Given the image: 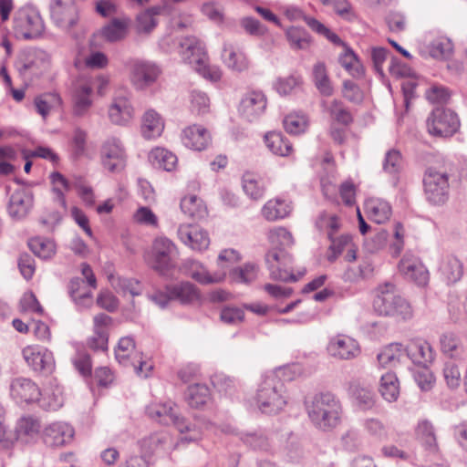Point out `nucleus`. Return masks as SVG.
Masks as SVG:
<instances>
[{
    "label": "nucleus",
    "mask_w": 467,
    "mask_h": 467,
    "mask_svg": "<svg viewBox=\"0 0 467 467\" xmlns=\"http://www.w3.org/2000/svg\"><path fill=\"white\" fill-rule=\"evenodd\" d=\"M308 417L319 430L329 431L340 421L341 404L330 392L316 394L306 405Z\"/></svg>",
    "instance_id": "nucleus-1"
},
{
    "label": "nucleus",
    "mask_w": 467,
    "mask_h": 467,
    "mask_svg": "<svg viewBox=\"0 0 467 467\" xmlns=\"http://www.w3.org/2000/svg\"><path fill=\"white\" fill-rule=\"evenodd\" d=\"M285 386L283 381L274 372L265 374L260 382L254 402L257 409L265 414H276L286 404L284 395Z\"/></svg>",
    "instance_id": "nucleus-2"
},
{
    "label": "nucleus",
    "mask_w": 467,
    "mask_h": 467,
    "mask_svg": "<svg viewBox=\"0 0 467 467\" xmlns=\"http://www.w3.org/2000/svg\"><path fill=\"white\" fill-rule=\"evenodd\" d=\"M180 53L184 61L196 72L213 82L218 81L222 72L218 67L208 64V57L202 44L194 36H187L180 42Z\"/></svg>",
    "instance_id": "nucleus-3"
},
{
    "label": "nucleus",
    "mask_w": 467,
    "mask_h": 467,
    "mask_svg": "<svg viewBox=\"0 0 467 467\" xmlns=\"http://www.w3.org/2000/svg\"><path fill=\"white\" fill-rule=\"evenodd\" d=\"M10 395L17 403L39 402V406L46 410H57L63 404L61 396L53 394L50 400L44 397L40 399L41 392L38 386L30 379L18 377L10 382Z\"/></svg>",
    "instance_id": "nucleus-4"
},
{
    "label": "nucleus",
    "mask_w": 467,
    "mask_h": 467,
    "mask_svg": "<svg viewBox=\"0 0 467 467\" xmlns=\"http://www.w3.org/2000/svg\"><path fill=\"white\" fill-rule=\"evenodd\" d=\"M392 284H385L379 288V293L374 299V310L380 316L394 317L407 320L412 317L410 305L399 295L395 294Z\"/></svg>",
    "instance_id": "nucleus-5"
},
{
    "label": "nucleus",
    "mask_w": 467,
    "mask_h": 467,
    "mask_svg": "<svg viewBox=\"0 0 467 467\" xmlns=\"http://www.w3.org/2000/svg\"><path fill=\"white\" fill-rule=\"evenodd\" d=\"M426 199L433 205H442L449 199V174L445 170L429 167L423 177Z\"/></svg>",
    "instance_id": "nucleus-6"
},
{
    "label": "nucleus",
    "mask_w": 467,
    "mask_h": 467,
    "mask_svg": "<svg viewBox=\"0 0 467 467\" xmlns=\"http://www.w3.org/2000/svg\"><path fill=\"white\" fill-rule=\"evenodd\" d=\"M13 28L17 38L33 39L43 34L45 26L36 9L25 6L15 14Z\"/></svg>",
    "instance_id": "nucleus-7"
},
{
    "label": "nucleus",
    "mask_w": 467,
    "mask_h": 467,
    "mask_svg": "<svg viewBox=\"0 0 467 467\" xmlns=\"http://www.w3.org/2000/svg\"><path fill=\"white\" fill-rule=\"evenodd\" d=\"M428 132L436 137L452 136L460 127L457 114L450 109L435 108L426 121Z\"/></svg>",
    "instance_id": "nucleus-8"
},
{
    "label": "nucleus",
    "mask_w": 467,
    "mask_h": 467,
    "mask_svg": "<svg viewBox=\"0 0 467 467\" xmlns=\"http://www.w3.org/2000/svg\"><path fill=\"white\" fill-rule=\"evenodd\" d=\"M115 357L119 364L132 366L137 375L147 378L151 365L142 360L141 353L135 350V341L131 337H123L115 348Z\"/></svg>",
    "instance_id": "nucleus-9"
},
{
    "label": "nucleus",
    "mask_w": 467,
    "mask_h": 467,
    "mask_svg": "<svg viewBox=\"0 0 467 467\" xmlns=\"http://www.w3.org/2000/svg\"><path fill=\"white\" fill-rule=\"evenodd\" d=\"M175 255V244L166 237H158L153 243L149 264L161 275H166L174 266L173 258Z\"/></svg>",
    "instance_id": "nucleus-10"
},
{
    "label": "nucleus",
    "mask_w": 467,
    "mask_h": 467,
    "mask_svg": "<svg viewBox=\"0 0 467 467\" xmlns=\"http://www.w3.org/2000/svg\"><path fill=\"white\" fill-rule=\"evenodd\" d=\"M15 66L24 78L38 76L49 67V57L42 50L28 49L20 54Z\"/></svg>",
    "instance_id": "nucleus-11"
},
{
    "label": "nucleus",
    "mask_w": 467,
    "mask_h": 467,
    "mask_svg": "<svg viewBox=\"0 0 467 467\" xmlns=\"http://www.w3.org/2000/svg\"><path fill=\"white\" fill-rule=\"evenodd\" d=\"M161 74V67L147 60H135L130 66V78L136 89L143 90L153 85Z\"/></svg>",
    "instance_id": "nucleus-12"
},
{
    "label": "nucleus",
    "mask_w": 467,
    "mask_h": 467,
    "mask_svg": "<svg viewBox=\"0 0 467 467\" xmlns=\"http://www.w3.org/2000/svg\"><path fill=\"white\" fill-rule=\"evenodd\" d=\"M49 9L52 21L61 29L68 31L78 21V10L74 0H51Z\"/></svg>",
    "instance_id": "nucleus-13"
},
{
    "label": "nucleus",
    "mask_w": 467,
    "mask_h": 467,
    "mask_svg": "<svg viewBox=\"0 0 467 467\" xmlns=\"http://www.w3.org/2000/svg\"><path fill=\"white\" fill-rule=\"evenodd\" d=\"M74 428L65 421H54L46 425L41 431L43 443L51 449L69 444L74 438Z\"/></svg>",
    "instance_id": "nucleus-14"
},
{
    "label": "nucleus",
    "mask_w": 467,
    "mask_h": 467,
    "mask_svg": "<svg viewBox=\"0 0 467 467\" xmlns=\"http://www.w3.org/2000/svg\"><path fill=\"white\" fill-rule=\"evenodd\" d=\"M26 364L36 372L49 375L54 371L55 360L53 353L40 346H27L23 351Z\"/></svg>",
    "instance_id": "nucleus-15"
},
{
    "label": "nucleus",
    "mask_w": 467,
    "mask_h": 467,
    "mask_svg": "<svg viewBox=\"0 0 467 467\" xmlns=\"http://www.w3.org/2000/svg\"><path fill=\"white\" fill-rule=\"evenodd\" d=\"M102 164L110 172H119L126 166V153L117 138L108 139L101 150Z\"/></svg>",
    "instance_id": "nucleus-16"
},
{
    "label": "nucleus",
    "mask_w": 467,
    "mask_h": 467,
    "mask_svg": "<svg viewBox=\"0 0 467 467\" xmlns=\"http://www.w3.org/2000/svg\"><path fill=\"white\" fill-rule=\"evenodd\" d=\"M290 261L289 255L282 249L274 248L265 254V263L270 271L271 278L285 282H296L297 279L285 267Z\"/></svg>",
    "instance_id": "nucleus-17"
},
{
    "label": "nucleus",
    "mask_w": 467,
    "mask_h": 467,
    "mask_svg": "<svg viewBox=\"0 0 467 467\" xmlns=\"http://www.w3.org/2000/svg\"><path fill=\"white\" fill-rule=\"evenodd\" d=\"M34 196L28 188L20 187L15 190L9 198L7 212L16 220H22L27 216L33 207Z\"/></svg>",
    "instance_id": "nucleus-18"
},
{
    "label": "nucleus",
    "mask_w": 467,
    "mask_h": 467,
    "mask_svg": "<svg viewBox=\"0 0 467 467\" xmlns=\"http://www.w3.org/2000/svg\"><path fill=\"white\" fill-rule=\"evenodd\" d=\"M399 270L405 278L424 286L429 281V272L419 258L406 254L399 264Z\"/></svg>",
    "instance_id": "nucleus-19"
},
{
    "label": "nucleus",
    "mask_w": 467,
    "mask_h": 467,
    "mask_svg": "<svg viewBox=\"0 0 467 467\" xmlns=\"http://www.w3.org/2000/svg\"><path fill=\"white\" fill-rule=\"evenodd\" d=\"M266 98L261 91L247 92L240 101V115L252 122L257 119L265 110Z\"/></svg>",
    "instance_id": "nucleus-20"
},
{
    "label": "nucleus",
    "mask_w": 467,
    "mask_h": 467,
    "mask_svg": "<svg viewBox=\"0 0 467 467\" xmlns=\"http://www.w3.org/2000/svg\"><path fill=\"white\" fill-rule=\"evenodd\" d=\"M112 318L104 313L98 314L93 318V336L88 339V346L95 351H107L109 341V327Z\"/></svg>",
    "instance_id": "nucleus-21"
},
{
    "label": "nucleus",
    "mask_w": 467,
    "mask_h": 467,
    "mask_svg": "<svg viewBox=\"0 0 467 467\" xmlns=\"http://www.w3.org/2000/svg\"><path fill=\"white\" fill-rule=\"evenodd\" d=\"M183 274L202 285H210L222 282L225 277V272L210 274L206 267L193 259H186L182 265Z\"/></svg>",
    "instance_id": "nucleus-22"
},
{
    "label": "nucleus",
    "mask_w": 467,
    "mask_h": 467,
    "mask_svg": "<svg viewBox=\"0 0 467 467\" xmlns=\"http://www.w3.org/2000/svg\"><path fill=\"white\" fill-rule=\"evenodd\" d=\"M177 233L180 240L192 250L203 251L210 244L207 232L198 225L181 224Z\"/></svg>",
    "instance_id": "nucleus-23"
},
{
    "label": "nucleus",
    "mask_w": 467,
    "mask_h": 467,
    "mask_svg": "<svg viewBox=\"0 0 467 467\" xmlns=\"http://www.w3.org/2000/svg\"><path fill=\"white\" fill-rule=\"evenodd\" d=\"M327 351L330 356L338 359H351L360 353L356 340L347 336H337L329 340Z\"/></svg>",
    "instance_id": "nucleus-24"
},
{
    "label": "nucleus",
    "mask_w": 467,
    "mask_h": 467,
    "mask_svg": "<svg viewBox=\"0 0 467 467\" xmlns=\"http://www.w3.org/2000/svg\"><path fill=\"white\" fill-rule=\"evenodd\" d=\"M403 353L404 357L420 366L428 365L434 359L431 345L420 338L410 339L406 345H403Z\"/></svg>",
    "instance_id": "nucleus-25"
},
{
    "label": "nucleus",
    "mask_w": 467,
    "mask_h": 467,
    "mask_svg": "<svg viewBox=\"0 0 467 467\" xmlns=\"http://www.w3.org/2000/svg\"><path fill=\"white\" fill-rule=\"evenodd\" d=\"M41 422L32 415L21 417L16 425V438L18 441L30 444L35 443L41 437Z\"/></svg>",
    "instance_id": "nucleus-26"
},
{
    "label": "nucleus",
    "mask_w": 467,
    "mask_h": 467,
    "mask_svg": "<svg viewBox=\"0 0 467 467\" xmlns=\"http://www.w3.org/2000/svg\"><path fill=\"white\" fill-rule=\"evenodd\" d=\"M182 140L185 147L200 151L209 145L211 136L206 129L193 125L183 130Z\"/></svg>",
    "instance_id": "nucleus-27"
},
{
    "label": "nucleus",
    "mask_w": 467,
    "mask_h": 467,
    "mask_svg": "<svg viewBox=\"0 0 467 467\" xmlns=\"http://www.w3.org/2000/svg\"><path fill=\"white\" fill-rule=\"evenodd\" d=\"M133 117V108L124 96H116L109 109L110 121L117 125L127 124Z\"/></svg>",
    "instance_id": "nucleus-28"
},
{
    "label": "nucleus",
    "mask_w": 467,
    "mask_h": 467,
    "mask_svg": "<svg viewBox=\"0 0 467 467\" xmlns=\"http://www.w3.org/2000/svg\"><path fill=\"white\" fill-rule=\"evenodd\" d=\"M92 88L87 84H79L73 94L72 113L75 117L82 118L86 116L92 106Z\"/></svg>",
    "instance_id": "nucleus-29"
},
{
    "label": "nucleus",
    "mask_w": 467,
    "mask_h": 467,
    "mask_svg": "<svg viewBox=\"0 0 467 467\" xmlns=\"http://www.w3.org/2000/svg\"><path fill=\"white\" fill-rule=\"evenodd\" d=\"M167 291L173 300H178L182 304H191L200 298L199 289L190 282L168 285Z\"/></svg>",
    "instance_id": "nucleus-30"
},
{
    "label": "nucleus",
    "mask_w": 467,
    "mask_h": 467,
    "mask_svg": "<svg viewBox=\"0 0 467 467\" xmlns=\"http://www.w3.org/2000/svg\"><path fill=\"white\" fill-rule=\"evenodd\" d=\"M222 58L223 63L233 71L242 72L249 67V61L245 54L231 44L223 46Z\"/></svg>",
    "instance_id": "nucleus-31"
},
{
    "label": "nucleus",
    "mask_w": 467,
    "mask_h": 467,
    "mask_svg": "<svg viewBox=\"0 0 467 467\" xmlns=\"http://www.w3.org/2000/svg\"><path fill=\"white\" fill-rule=\"evenodd\" d=\"M348 391L361 410H371L375 406V393L369 387L353 381L349 383Z\"/></svg>",
    "instance_id": "nucleus-32"
},
{
    "label": "nucleus",
    "mask_w": 467,
    "mask_h": 467,
    "mask_svg": "<svg viewBox=\"0 0 467 467\" xmlns=\"http://www.w3.org/2000/svg\"><path fill=\"white\" fill-rule=\"evenodd\" d=\"M415 434L417 440L425 447L426 450L435 452L438 450L437 438L433 424L428 420H419Z\"/></svg>",
    "instance_id": "nucleus-33"
},
{
    "label": "nucleus",
    "mask_w": 467,
    "mask_h": 467,
    "mask_svg": "<svg viewBox=\"0 0 467 467\" xmlns=\"http://www.w3.org/2000/svg\"><path fill=\"white\" fill-rule=\"evenodd\" d=\"M441 349L443 354L457 360L466 358V351L460 338L452 333L443 334L440 338Z\"/></svg>",
    "instance_id": "nucleus-34"
},
{
    "label": "nucleus",
    "mask_w": 467,
    "mask_h": 467,
    "mask_svg": "<svg viewBox=\"0 0 467 467\" xmlns=\"http://www.w3.org/2000/svg\"><path fill=\"white\" fill-rule=\"evenodd\" d=\"M365 208L370 219L377 223H384L391 215L389 203L381 199H368L365 203Z\"/></svg>",
    "instance_id": "nucleus-35"
},
{
    "label": "nucleus",
    "mask_w": 467,
    "mask_h": 467,
    "mask_svg": "<svg viewBox=\"0 0 467 467\" xmlns=\"http://www.w3.org/2000/svg\"><path fill=\"white\" fill-rule=\"evenodd\" d=\"M292 211L291 202L276 198L268 201L262 209L263 216L268 221H276L289 215Z\"/></svg>",
    "instance_id": "nucleus-36"
},
{
    "label": "nucleus",
    "mask_w": 467,
    "mask_h": 467,
    "mask_svg": "<svg viewBox=\"0 0 467 467\" xmlns=\"http://www.w3.org/2000/svg\"><path fill=\"white\" fill-rule=\"evenodd\" d=\"M440 272L448 284L456 283L463 275L462 264L456 256L447 255L441 261Z\"/></svg>",
    "instance_id": "nucleus-37"
},
{
    "label": "nucleus",
    "mask_w": 467,
    "mask_h": 467,
    "mask_svg": "<svg viewBox=\"0 0 467 467\" xmlns=\"http://www.w3.org/2000/svg\"><path fill=\"white\" fill-rule=\"evenodd\" d=\"M164 129L161 116L153 109L145 112L142 119L141 132L144 138L152 139L159 137Z\"/></svg>",
    "instance_id": "nucleus-38"
},
{
    "label": "nucleus",
    "mask_w": 467,
    "mask_h": 467,
    "mask_svg": "<svg viewBox=\"0 0 467 467\" xmlns=\"http://www.w3.org/2000/svg\"><path fill=\"white\" fill-rule=\"evenodd\" d=\"M84 279L72 278L68 285V292L73 301L78 306H88L91 304L92 293L85 285Z\"/></svg>",
    "instance_id": "nucleus-39"
},
{
    "label": "nucleus",
    "mask_w": 467,
    "mask_h": 467,
    "mask_svg": "<svg viewBox=\"0 0 467 467\" xmlns=\"http://www.w3.org/2000/svg\"><path fill=\"white\" fill-rule=\"evenodd\" d=\"M404 358L403 344L392 343L385 347L377 356L381 367H394Z\"/></svg>",
    "instance_id": "nucleus-40"
},
{
    "label": "nucleus",
    "mask_w": 467,
    "mask_h": 467,
    "mask_svg": "<svg viewBox=\"0 0 467 467\" xmlns=\"http://www.w3.org/2000/svg\"><path fill=\"white\" fill-rule=\"evenodd\" d=\"M382 398L389 401H396L400 395L399 380L397 376L392 372H387L380 378L379 388Z\"/></svg>",
    "instance_id": "nucleus-41"
},
{
    "label": "nucleus",
    "mask_w": 467,
    "mask_h": 467,
    "mask_svg": "<svg viewBox=\"0 0 467 467\" xmlns=\"http://www.w3.org/2000/svg\"><path fill=\"white\" fill-rule=\"evenodd\" d=\"M181 209L184 214L197 220L204 218L207 214L206 206L202 200L196 195H189L182 198Z\"/></svg>",
    "instance_id": "nucleus-42"
},
{
    "label": "nucleus",
    "mask_w": 467,
    "mask_h": 467,
    "mask_svg": "<svg viewBox=\"0 0 467 467\" xmlns=\"http://www.w3.org/2000/svg\"><path fill=\"white\" fill-rule=\"evenodd\" d=\"M176 410L177 407L171 402L160 403L149 406L147 414L163 425H171V420L174 418Z\"/></svg>",
    "instance_id": "nucleus-43"
},
{
    "label": "nucleus",
    "mask_w": 467,
    "mask_h": 467,
    "mask_svg": "<svg viewBox=\"0 0 467 467\" xmlns=\"http://www.w3.org/2000/svg\"><path fill=\"white\" fill-rule=\"evenodd\" d=\"M266 147L275 155L288 156L292 144L280 132H268L265 136Z\"/></svg>",
    "instance_id": "nucleus-44"
},
{
    "label": "nucleus",
    "mask_w": 467,
    "mask_h": 467,
    "mask_svg": "<svg viewBox=\"0 0 467 467\" xmlns=\"http://www.w3.org/2000/svg\"><path fill=\"white\" fill-rule=\"evenodd\" d=\"M128 20L112 19L108 25L102 27L101 35L109 42L122 40L127 35Z\"/></svg>",
    "instance_id": "nucleus-45"
},
{
    "label": "nucleus",
    "mask_w": 467,
    "mask_h": 467,
    "mask_svg": "<svg viewBox=\"0 0 467 467\" xmlns=\"http://www.w3.org/2000/svg\"><path fill=\"white\" fill-rule=\"evenodd\" d=\"M185 399L192 408L199 409L210 400L209 388L204 384H194L188 387Z\"/></svg>",
    "instance_id": "nucleus-46"
},
{
    "label": "nucleus",
    "mask_w": 467,
    "mask_h": 467,
    "mask_svg": "<svg viewBox=\"0 0 467 467\" xmlns=\"http://www.w3.org/2000/svg\"><path fill=\"white\" fill-rule=\"evenodd\" d=\"M150 159L153 165L171 171L177 164V157L170 150L164 148H155L150 153Z\"/></svg>",
    "instance_id": "nucleus-47"
},
{
    "label": "nucleus",
    "mask_w": 467,
    "mask_h": 467,
    "mask_svg": "<svg viewBox=\"0 0 467 467\" xmlns=\"http://www.w3.org/2000/svg\"><path fill=\"white\" fill-rule=\"evenodd\" d=\"M313 78L317 88L323 96L328 97L333 94L334 88L323 62L315 64L313 67Z\"/></svg>",
    "instance_id": "nucleus-48"
},
{
    "label": "nucleus",
    "mask_w": 467,
    "mask_h": 467,
    "mask_svg": "<svg viewBox=\"0 0 467 467\" xmlns=\"http://www.w3.org/2000/svg\"><path fill=\"white\" fill-rule=\"evenodd\" d=\"M430 57L435 59H446L453 51V45L447 37H440L433 40L428 47Z\"/></svg>",
    "instance_id": "nucleus-49"
},
{
    "label": "nucleus",
    "mask_w": 467,
    "mask_h": 467,
    "mask_svg": "<svg viewBox=\"0 0 467 467\" xmlns=\"http://www.w3.org/2000/svg\"><path fill=\"white\" fill-rule=\"evenodd\" d=\"M30 250L39 258L49 259L55 254L56 246L53 241L41 237L29 240Z\"/></svg>",
    "instance_id": "nucleus-50"
},
{
    "label": "nucleus",
    "mask_w": 467,
    "mask_h": 467,
    "mask_svg": "<svg viewBox=\"0 0 467 467\" xmlns=\"http://www.w3.org/2000/svg\"><path fill=\"white\" fill-rule=\"evenodd\" d=\"M285 36L294 49H306L311 43L309 34L302 27L292 26L286 30Z\"/></svg>",
    "instance_id": "nucleus-51"
},
{
    "label": "nucleus",
    "mask_w": 467,
    "mask_h": 467,
    "mask_svg": "<svg viewBox=\"0 0 467 467\" xmlns=\"http://www.w3.org/2000/svg\"><path fill=\"white\" fill-rule=\"evenodd\" d=\"M258 267L254 264H245L234 268L230 272V278L236 283L250 284L257 278Z\"/></svg>",
    "instance_id": "nucleus-52"
},
{
    "label": "nucleus",
    "mask_w": 467,
    "mask_h": 467,
    "mask_svg": "<svg viewBox=\"0 0 467 467\" xmlns=\"http://www.w3.org/2000/svg\"><path fill=\"white\" fill-rule=\"evenodd\" d=\"M268 240L274 248L282 250L291 246L294 243L291 233L284 227L271 229L268 233Z\"/></svg>",
    "instance_id": "nucleus-53"
},
{
    "label": "nucleus",
    "mask_w": 467,
    "mask_h": 467,
    "mask_svg": "<svg viewBox=\"0 0 467 467\" xmlns=\"http://www.w3.org/2000/svg\"><path fill=\"white\" fill-rule=\"evenodd\" d=\"M327 111L331 119L341 125L348 126L353 121L352 114L340 100H332L327 107Z\"/></svg>",
    "instance_id": "nucleus-54"
},
{
    "label": "nucleus",
    "mask_w": 467,
    "mask_h": 467,
    "mask_svg": "<svg viewBox=\"0 0 467 467\" xmlns=\"http://www.w3.org/2000/svg\"><path fill=\"white\" fill-rule=\"evenodd\" d=\"M61 104V99L57 93H45L35 99V107L36 111L46 118L51 109L58 107Z\"/></svg>",
    "instance_id": "nucleus-55"
},
{
    "label": "nucleus",
    "mask_w": 467,
    "mask_h": 467,
    "mask_svg": "<svg viewBox=\"0 0 467 467\" xmlns=\"http://www.w3.org/2000/svg\"><path fill=\"white\" fill-rule=\"evenodd\" d=\"M243 189L244 192L253 200H258L263 197L265 188L252 173H245L243 176Z\"/></svg>",
    "instance_id": "nucleus-56"
},
{
    "label": "nucleus",
    "mask_w": 467,
    "mask_h": 467,
    "mask_svg": "<svg viewBox=\"0 0 467 467\" xmlns=\"http://www.w3.org/2000/svg\"><path fill=\"white\" fill-rule=\"evenodd\" d=\"M171 425H174L181 433L189 432V436L184 438L188 441H197L200 438V431L182 417L177 410L174 413V418L171 420Z\"/></svg>",
    "instance_id": "nucleus-57"
},
{
    "label": "nucleus",
    "mask_w": 467,
    "mask_h": 467,
    "mask_svg": "<svg viewBox=\"0 0 467 467\" xmlns=\"http://www.w3.org/2000/svg\"><path fill=\"white\" fill-rule=\"evenodd\" d=\"M402 169V157L399 150H389L387 151L383 161V170L385 172L395 175Z\"/></svg>",
    "instance_id": "nucleus-58"
},
{
    "label": "nucleus",
    "mask_w": 467,
    "mask_h": 467,
    "mask_svg": "<svg viewBox=\"0 0 467 467\" xmlns=\"http://www.w3.org/2000/svg\"><path fill=\"white\" fill-rule=\"evenodd\" d=\"M191 109L198 115L206 114L210 108V99L208 96L200 90H192L190 96Z\"/></svg>",
    "instance_id": "nucleus-59"
},
{
    "label": "nucleus",
    "mask_w": 467,
    "mask_h": 467,
    "mask_svg": "<svg viewBox=\"0 0 467 467\" xmlns=\"http://www.w3.org/2000/svg\"><path fill=\"white\" fill-rule=\"evenodd\" d=\"M329 240L331 242L330 251L331 254L327 256L330 262H333L337 257L352 244L351 236L348 234H342L339 237H332V234H329Z\"/></svg>",
    "instance_id": "nucleus-60"
},
{
    "label": "nucleus",
    "mask_w": 467,
    "mask_h": 467,
    "mask_svg": "<svg viewBox=\"0 0 467 467\" xmlns=\"http://www.w3.org/2000/svg\"><path fill=\"white\" fill-rule=\"evenodd\" d=\"M339 62L341 66L345 67L353 77H358L362 75V66L360 65L357 56L353 51L346 50V52L340 56Z\"/></svg>",
    "instance_id": "nucleus-61"
},
{
    "label": "nucleus",
    "mask_w": 467,
    "mask_h": 467,
    "mask_svg": "<svg viewBox=\"0 0 467 467\" xmlns=\"http://www.w3.org/2000/svg\"><path fill=\"white\" fill-rule=\"evenodd\" d=\"M284 127L288 133L299 134L306 129L307 120L305 116L288 115L284 119Z\"/></svg>",
    "instance_id": "nucleus-62"
},
{
    "label": "nucleus",
    "mask_w": 467,
    "mask_h": 467,
    "mask_svg": "<svg viewBox=\"0 0 467 467\" xmlns=\"http://www.w3.org/2000/svg\"><path fill=\"white\" fill-rule=\"evenodd\" d=\"M114 287L124 294H130L132 296H139L141 288L139 281L131 278L119 277L113 281Z\"/></svg>",
    "instance_id": "nucleus-63"
},
{
    "label": "nucleus",
    "mask_w": 467,
    "mask_h": 467,
    "mask_svg": "<svg viewBox=\"0 0 467 467\" xmlns=\"http://www.w3.org/2000/svg\"><path fill=\"white\" fill-rule=\"evenodd\" d=\"M421 367L413 372V377L418 386L424 391L430 390L434 382V377L427 365Z\"/></svg>",
    "instance_id": "nucleus-64"
}]
</instances>
